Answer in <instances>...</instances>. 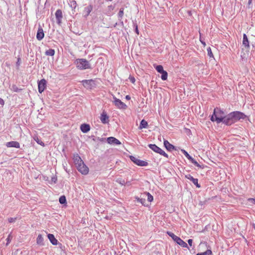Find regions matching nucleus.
<instances>
[{
    "label": "nucleus",
    "mask_w": 255,
    "mask_h": 255,
    "mask_svg": "<svg viewBox=\"0 0 255 255\" xmlns=\"http://www.w3.org/2000/svg\"><path fill=\"white\" fill-rule=\"evenodd\" d=\"M129 79L130 82H132V83H134L135 81V78L133 77L130 76L129 77Z\"/></svg>",
    "instance_id": "c03bdc74"
},
{
    "label": "nucleus",
    "mask_w": 255,
    "mask_h": 255,
    "mask_svg": "<svg viewBox=\"0 0 255 255\" xmlns=\"http://www.w3.org/2000/svg\"><path fill=\"white\" fill-rule=\"evenodd\" d=\"M44 36V33L43 30L41 26H39L38 28V30L36 34V38L38 40H41Z\"/></svg>",
    "instance_id": "ddd939ff"
},
{
    "label": "nucleus",
    "mask_w": 255,
    "mask_h": 255,
    "mask_svg": "<svg viewBox=\"0 0 255 255\" xmlns=\"http://www.w3.org/2000/svg\"><path fill=\"white\" fill-rule=\"evenodd\" d=\"M69 4L73 9H75L77 6V3L75 0H70Z\"/></svg>",
    "instance_id": "c85d7f7f"
},
{
    "label": "nucleus",
    "mask_w": 255,
    "mask_h": 255,
    "mask_svg": "<svg viewBox=\"0 0 255 255\" xmlns=\"http://www.w3.org/2000/svg\"><path fill=\"white\" fill-rule=\"evenodd\" d=\"M11 90L15 92H19L21 91V89L18 88L15 85L12 86Z\"/></svg>",
    "instance_id": "473e14b6"
},
{
    "label": "nucleus",
    "mask_w": 255,
    "mask_h": 255,
    "mask_svg": "<svg viewBox=\"0 0 255 255\" xmlns=\"http://www.w3.org/2000/svg\"><path fill=\"white\" fill-rule=\"evenodd\" d=\"M80 129L83 133H87L90 130V126L86 124H82L80 127Z\"/></svg>",
    "instance_id": "aec40b11"
},
{
    "label": "nucleus",
    "mask_w": 255,
    "mask_h": 255,
    "mask_svg": "<svg viewBox=\"0 0 255 255\" xmlns=\"http://www.w3.org/2000/svg\"><path fill=\"white\" fill-rule=\"evenodd\" d=\"M185 177L192 182V183L197 187L200 188V185L198 183V180L197 178H194L190 174H187L185 175Z\"/></svg>",
    "instance_id": "9d476101"
},
{
    "label": "nucleus",
    "mask_w": 255,
    "mask_h": 255,
    "mask_svg": "<svg viewBox=\"0 0 255 255\" xmlns=\"http://www.w3.org/2000/svg\"><path fill=\"white\" fill-rule=\"evenodd\" d=\"M194 165L200 168H203V167H202V166L199 164L194 158L192 159L190 161Z\"/></svg>",
    "instance_id": "f704fd0d"
},
{
    "label": "nucleus",
    "mask_w": 255,
    "mask_h": 255,
    "mask_svg": "<svg viewBox=\"0 0 255 255\" xmlns=\"http://www.w3.org/2000/svg\"><path fill=\"white\" fill-rule=\"evenodd\" d=\"M16 220V218H9L8 219V221L9 223H14Z\"/></svg>",
    "instance_id": "79ce46f5"
},
{
    "label": "nucleus",
    "mask_w": 255,
    "mask_h": 255,
    "mask_svg": "<svg viewBox=\"0 0 255 255\" xmlns=\"http://www.w3.org/2000/svg\"><path fill=\"white\" fill-rule=\"evenodd\" d=\"M124 8H121L120 11L118 13V17L119 18H122L124 15Z\"/></svg>",
    "instance_id": "4c0bfd02"
},
{
    "label": "nucleus",
    "mask_w": 255,
    "mask_h": 255,
    "mask_svg": "<svg viewBox=\"0 0 255 255\" xmlns=\"http://www.w3.org/2000/svg\"><path fill=\"white\" fill-rule=\"evenodd\" d=\"M135 199L137 200V202H140L142 205L145 206V198H140L139 197H136Z\"/></svg>",
    "instance_id": "7c9ffc66"
},
{
    "label": "nucleus",
    "mask_w": 255,
    "mask_h": 255,
    "mask_svg": "<svg viewBox=\"0 0 255 255\" xmlns=\"http://www.w3.org/2000/svg\"><path fill=\"white\" fill-rule=\"evenodd\" d=\"M182 152L183 153V154L185 156V157L189 159L190 161H191L192 159H193V158L191 156L189 155V154L184 149L181 150Z\"/></svg>",
    "instance_id": "a878e982"
},
{
    "label": "nucleus",
    "mask_w": 255,
    "mask_h": 255,
    "mask_svg": "<svg viewBox=\"0 0 255 255\" xmlns=\"http://www.w3.org/2000/svg\"><path fill=\"white\" fill-rule=\"evenodd\" d=\"M246 116L242 112L235 111L225 115L224 112L220 108H216L214 110L210 120L217 124L223 123L226 126H231L241 119H245Z\"/></svg>",
    "instance_id": "f257e3e1"
},
{
    "label": "nucleus",
    "mask_w": 255,
    "mask_h": 255,
    "mask_svg": "<svg viewBox=\"0 0 255 255\" xmlns=\"http://www.w3.org/2000/svg\"><path fill=\"white\" fill-rule=\"evenodd\" d=\"M93 10V6L92 5H89L84 8V14L85 17H87Z\"/></svg>",
    "instance_id": "a211bd4d"
},
{
    "label": "nucleus",
    "mask_w": 255,
    "mask_h": 255,
    "mask_svg": "<svg viewBox=\"0 0 255 255\" xmlns=\"http://www.w3.org/2000/svg\"><path fill=\"white\" fill-rule=\"evenodd\" d=\"M201 41V42H202V43L203 44L205 45V42H203V41Z\"/></svg>",
    "instance_id": "603ef678"
},
{
    "label": "nucleus",
    "mask_w": 255,
    "mask_h": 255,
    "mask_svg": "<svg viewBox=\"0 0 255 255\" xmlns=\"http://www.w3.org/2000/svg\"><path fill=\"white\" fill-rule=\"evenodd\" d=\"M12 238V237L11 236V234L10 233L8 235L7 238H6V246L9 245V244L10 243V242L11 241Z\"/></svg>",
    "instance_id": "e433bc0d"
},
{
    "label": "nucleus",
    "mask_w": 255,
    "mask_h": 255,
    "mask_svg": "<svg viewBox=\"0 0 255 255\" xmlns=\"http://www.w3.org/2000/svg\"><path fill=\"white\" fill-rule=\"evenodd\" d=\"M148 147L154 152L159 153L166 158H168V154L166 153L162 149L157 146L156 144H148Z\"/></svg>",
    "instance_id": "39448f33"
},
{
    "label": "nucleus",
    "mask_w": 255,
    "mask_h": 255,
    "mask_svg": "<svg viewBox=\"0 0 255 255\" xmlns=\"http://www.w3.org/2000/svg\"><path fill=\"white\" fill-rule=\"evenodd\" d=\"M45 54L47 56H52L55 54V50L53 49H49L46 51Z\"/></svg>",
    "instance_id": "393cba45"
},
{
    "label": "nucleus",
    "mask_w": 255,
    "mask_h": 255,
    "mask_svg": "<svg viewBox=\"0 0 255 255\" xmlns=\"http://www.w3.org/2000/svg\"><path fill=\"white\" fill-rule=\"evenodd\" d=\"M155 69L156 71L160 73H161L162 72H163L164 70L163 69V66L160 65H157L155 67Z\"/></svg>",
    "instance_id": "2f4dec72"
},
{
    "label": "nucleus",
    "mask_w": 255,
    "mask_h": 255,
    "mask_svg": "<svg viewBox=\"0 0 255 255\" xmlns=\"http://www.w3.org/2000/svg\"><path fill=\"white\" fill-rule=\"evenodd\" d=\"M109 116L105 112H103L101 114L100 120L103 124H108L109 122Z\"/></svg>",
    "instance_id": "4468645a"
},
{
    "label": "nucleus",
    "mask_w": 255,
    "mask_h": 255,
    "mask_svg": "<svg viewBox=\"0 0 255 255\" xmlns=\"http://www.w3.org/2000/svg\"><path fill=\"white\" fill-rule=\"evenodd\" d=\"M59 201L61 204H66L67 202L65 196L64 195L60 196L59 199Z\"/></svg>",
    "instance_id": "cd10ccee"
},
{
    "label": "nucleus",
    "mask_w": 255,
    "mask_h": 255,
    "mask_svg": "<svg viewBox=\"0 0 255 255\" xmlns=\"http://www.w3.org/2000/svg\"><path fill=\"white\" fill-rule=\"evenodd\" d=\"M243 45L246 48L250 47L249 41L247 35L245 33L243 34Z\"/></svg>",
    "instance_id": "412c9836"
},
{
    "label": "nucleus",
    "mask_w": 255,
    "mask_h": 255,
    "mask_svg": "<svg viewBox=\"0 0 255 255\" xmlns=\"http://www.w3.org/2000/svg\"><path fill=\"white\" fill-rule=\"evenodd\" d=\"M46 86V81L42 79L38 82V92L42 93L45 90Z\"/></svg>",
    "instance_id": "1a4fd4ad"
},
{
    "label": "nucleus",
    "mask_w": 255,
    "mask_h": 255,
    "mask_svg": "<svg viewBox=\"0 0 255 255\" xmlns=\"http://www.w3.org/2000/svg\"><path fill=\"white\" fill-rule=\"evenodd\" d=\"M6 146L7 147H15L17 148H20L19 143L16 141H11L7 142L6 143Z\"/></svg>",
    "instance_id": "2eb2a0df"
},
{
    "label": "nucleus",
    "mask_w": 255,
    "mask_h": 255,
    "mask_svg": "<svg viewBox=\"0 0 255 255\" xmlns=\"http://www.w3.org/2000/svg\"><path fill=\"white\" fill-rule=\"evenodd\" d=\"M133 27L135 28V32L136 34H139V31L138 29V26L136 22L133 23Z\"/></svg>",
    "instance_id": "ea45409f"
},
{
    "label": "nucleus",
    "mask_w": 255,
    "mask_h": 255,
    "mask_svg": "<svg viewBox=\"0 0 255 255\" xmlns=\"http://www.w3.org/2000/svg\"><path fill=\"white\" fill-rule=\"evenodd\" d=\"M73 160L76 166L79 165L80 164L83 163V162L80 156L77 153L74 154Z\"/></svg>",
    "instance_id": "dca6fc26"
},
{
    "label": "nucleus",
    "mask_w": 255,
    "mask_h": 255,
    "mask_svg": "<svg viewBox=\"0 0 255 255\" xmlns=\"http://www.w3.org/2000/svg\"><path fill=\"white\" fill-rule=\"evenodd\" d=\"M107 141L108 143L111 144H116V145H119L121 144V143L119 140L117 139L116 138L114 137H109L107 138Z\"/></svg>",
    "instance_id": "f8f14e48"
},
{
    "label": "nucleus",
    "mask_w": 255,
    "mask_h": 255,
    "mask_svg": "<svg viewBox=\"0 0 255 255\" xmlns=\"http://www.w3.org/2000/svg\"><path fill=\"white\" fill-rule=\"evenodd\" d=\"M143 196H145L147 197V201L149 202H151L153 200V196L148 192H145L143 194Z\"/></svg>",
    "instance_id": "b1692460"
},
{
    "label": "nucleus",
    "mask_w": 255,
    "mask_h": 255,
    "mask_svg": "<svg viewBox=\"0 0 255 255\" xmlns=\"http://www.w3.org/2000/svg\"><path fill=\"white\" fill-rule=\"evenodd\" d=\"M126 184L128 186H130L131 185V183L130 181H127L126 182Z\"/></svg>",
    "instance_id": "8fccbe9b"
},
{
    "label": "nucleus",
    "mask_w": 255,
    "mask_h": 255,
    "mask_svg": "<svg viewBox=\"0 0 255 255\" xmlns=\"http://www.w3.org/2000/svg\"><path fill=\"white\" fill-rule=\"evenodd\" d=\"M163 144L164 147L169 151H171L175 148V146L170 143L167 140H164Z\"/></svg>",
    "instance_id": "f3484780"
},
{
    "label": "nucleus",
    "mask_w": 255,
    "mask_h": 255,
    "mask_svg": "<svg viewBox=\"0 0 255 255\" xmlns=\"http://www.w3.org/2000/svg\"><path fill=\"white\" fill-rule=\"evenodd\" d=\"M194 165L200 168H203V167H202V166L199 164L194 158L192 159L190 161Z\"/></svg>",
    "instance_id": "72a5a7b5"
},
{
    "label": "nucleus",
    "mask_w": 255,
    "mask_h": 255,
    "mask_svg": "<svg viewBox=\"0 0 255 255\" xmlns=\"http://www.w3.org/2000/svg\"><path fill=\"white\" fill-rule=\"evenodd\" d=\"M212 252L211 250H207L204 252L198 253L196 255H212Z\"/></svg>",
    "instance_id": "bb28decb"
},
{
    "label": "nucleus",
    "mask_w": 255,
    "mask_h": 255,
    "mask_svg": "<svg viewBox=\"0 0 255 255\" xmlns=\"http://www.w3.org/2000/svg\"><path fill=\"white\" fill-rule=\"evenodd\" d=\"M207 54L210 57H213V54L212 52L211 48L210 47H208L207 48Z\"/></svg>",
    "instance_id": "58836bf2"
},
{
    "label": "nucleus",
    "mask_w": 255,
    "mask_h": 255,
    "mask_svg": "<svg viewBox=\"0 0 255 255\" xmlns=\"http://www.w3.org/2000/svg\"><path fill=\"white\" fill-rule=\"evenodd\" d=\"M167 234L170 236L174 242L182 247L188 248L187 243L183 241L181 238L174 235L173 233L167 231Z\"/></svg>",
    "instance_id": "f03ea898"
},
{
    "label": "nucleus",
    "mask_w": 255,
    "mask_h": 255,
    "mask_svg": "<svg viewBox=\"0 0 255 255\" xmlns=\"http://www.w3.org/2000/svg\"><path fill=\"white\" fill-rule=\"evenodd\" d=\"M57 180V177H52L51 178V181L53 182H54V183H56Z\"/></svg>",
    "instance_id": "a18cd8bd"
},
{
    "label": "nucleus",
    "mask_w": 255,
    "mask_h": 255,
    "mask_svg": "<svg viewBox=\"0 0 255 255\" xmlns=\"http://www.w3.org/2000/svg\"><path fill=\"white\" fill-rule=\"evenodd\" d=\"M147 127H148L147 122L144 120H142L140 123L139 128V129L145 128H147Z\"/></svg>",
    "instance_id": "5701e85b"
},
{
    "label": "nucleus",
    "mask_w": 255,
    "mask_h": 255,
    "mask_svg": "<svg viewBox=\"0 0 255 255\" xmlns=\"http://www.w3.org/2000/svg\"><path fill=\"white\" fill-rule=\"evenodd\" d=\"M161 78L162 80L165 81L167 79L168 73L166 71H164L161 73Z\"/></svg>",
    "instance_id": "c756f323"
},
{
    "label": "nucleus",
    "mask_w": 255,
    "mask_h": 255,
    "mask_svg": "<svg viewBox=\"0 0 255 255\" xmlns=\"http://www.w3.org/2000/svg\"><path fill=\"white\" fill-rule=\"evenodd\" d=\"M126 99L127 100H130V96H129V95H127V96H126Z\"/></svg>",
    "instance_id": "09e8293b"
},
{
    "label": "nucleus",
    "mask_w": 255,
    "mask_h": 255,
    "mask_svg": "<svg viewBox=\"0 0 255 255\" xmlns=\"http://www.w3.org/2000/svg\"><path fill=\"white\" fill-rule=\"evenodd\" d=\"M4 104L3 100L0 98V105L3 106Z\"/></svg>",
    "instance_id": "de8ad7c7"
},
{
    "label": "nucleus",
    "mask_w": 255,
    "mask_h": 255,
    "mask_svg": "<svg viewBox=\"0 0 255 255\" xmlns=\"http://www.w3.org/2000/svg\"><path fill=\"white\" fill-rule=\"evenodd\" d=\"M114 103L115 105L120 109H126L127 108V106L122 102L120 99L116 98V97L114 98Z\"/></svg>",
    "instance_id": "6e6552de"
},
{
    "label": "nucleus",
    "mask_w": 255,
    "mask_h": 255,
    "mask_svg": "<svg viewBox=\"0 0 255 255\" xmlns=\"http://www.w3.org/2000/svg\"><path fill=\"white\" fill-rule=\"evenodd\" d=\"M249 201L252 204L255 205V199L253 198L249 199Z\"/></svg>",
    "instance_id": "37998d69"
},
{
    "label": "nucleus",
    "mask_w": 255,
    "mask_h": 255,
    "mask_svg": "<svg viewBox=\"0 0 255 255\" xmlns=\"http://www.w3.org/2000/svg\"><path fill=\"white\" fill-rule=\"evenodd\" d=\"M129 158L134 163L138 166H146L148 165L147 162L139 159L133 156H130Z\"/></svg>",
    "instance_id": "423d86ee"
},
{
    "label": "nucleus",
    "mask_w": 255,
    "mask_h": 255,
    "mask_svg": "<svg viewBox=\"0 0 255 255\" xmlns=\"http://www.w3.org/2000/svg\"><path fill=\"white\" fill-rule=\"evenodd\" d=\"M252 0H249V3H251L252 2Z\"/></svg>",
    "instance_id": "3c124183"
},
{
    "label": "nucleus",
    "mask_w": 255,
    "mask_h": 255,
    "mask_svg": "<svg viewBox=\"0 0 255 255\" xmlns=\"http://www.w3.org/2000/svg\"><path fill=\"white\" fill-rule=\"evenodd\" d=\"M82 82L84 87L88 89H92L97 86V81L96 80H84Z\"/></svg>",
    "instance_id": "20e7f679"
},
{
    "label": "nucleus",
    "mask_w": 255,
    "mask_h": 255,
    "mask_svg": "<svg viewBox=\"0 0 255 255\" xmlns=\"http://www.w3.org/2000/svg\"><path fill=\"white\" fill-rule=\"evenodd\" d=\"M34 140L37 142V143L38 144L43 145V146L44 145V143L42 141H41L40 139H39V138L38 137H35Z\"/></svg>",
    "instance_id": "a19ab883"
},
{
    "label": "nucleus",
    "mask_w": 255,
    "mask_h": 255,
    "mask_svg": "<svg viewBox=\"0 0 255 255\" xmlns=\"http://www.w3.org/2000/svg\"><path fill=\"white\" fill-rule=\"evenodd\" d=\"M187 242L189 245L191 247L192 245L193 240L192 239H189Z\"/></svg>",
    "instance_id": "49530a36"
},
{
    "label": "nucleus",
    "mask_w": 255,
    "mask_h": 255,
    "mask_svg": "<svg viewBox=\"0 0 255 255\" xmlns=\"http://www.w3.org/2000/svg\"><path fill=\"white\" fill-rule=\"evenodd\" d=\"M116 182L119 184H121V185H126V182L125 180L122 179V178L117 179Z\"/></svg>",
    "instance_id": "c9c22d12"
},
{
    "label": "nucleus",
    "mask_w": 255,
    "mask_h": 255,
    "mask_svg": "<svg viewBox=\"0 0 255 255\" xmlns=\"http://www.w3.org/2000/svg\"><path fill=\"white\" fill-rule=\"evenodd\" d=\"M76 168L77 170L81 173L82 174L86 175L89 172L88 167L84 164V162L83 163L77 165Z\"/></svg>",
    "instance_id": "0eeeda50"
},
{
    "label": "nucleus",
    "mask_w": 255,
    "mask_h": 255,
    "mask_svg": "<svg viewBox=\"0 0 255 255\" xmlns=\"http://www.w3.org/2000/svg\"><path fill=\"white\" fill-rule=\"evenodd\" d=\"M43 241L44 239L42 236L41 234L38 235L36 239L37 244L40 246H43L44 245Z\"/></svg>",
    "instance_id": "4be33fe9"
},
{
    "label": "nucleus",
    "mask_w": 255,
    "mask_h": 255,
    "mask_svg": "<svg viewBox=\"0 0 255 255\" xmlns=\"http://www.w3.org/2000/svg\"><path fill=\"white\" fill-rule=\"evenodd\" d=\"M55 16L57 21V23L58 24H60L61 23L62 18L63 17L62 11L61 9H58L55 12Z\"/></svg>",
    "instance_id": "9b49d317"
},
{
    "label": "nucleus",
    "mask_w": 255,
    "mask_h": 255,
    "mask_svg": "<svg viewBox=\"0 0 255 255\" xmlns=\"http://www.w3.org/2000/svg\"><path fill=\"white\" fill-rule=\"evenodd\" d=\"M77 68L80 70L91 68L89 61L85 59H79L77 60Z\"/></svg>",
    "instance_id": "7ed1b4c3"
},
{
    "label": "nucleus",
    "mask_w": 255,
    "mask_h": 255,
    "mask_svg": "<svg viewBox=\"0 0 255 255\" xmlns=\"http://www.w3.org/2000/svg\"><path fill=\"white\" fill-rule=\"evenodd\" d=\"M47 237L53 245H57L58 244V241L53 234H48Z\"/></svg>",
    "instance_id": "6ab92c4d"
}]
</instances>
